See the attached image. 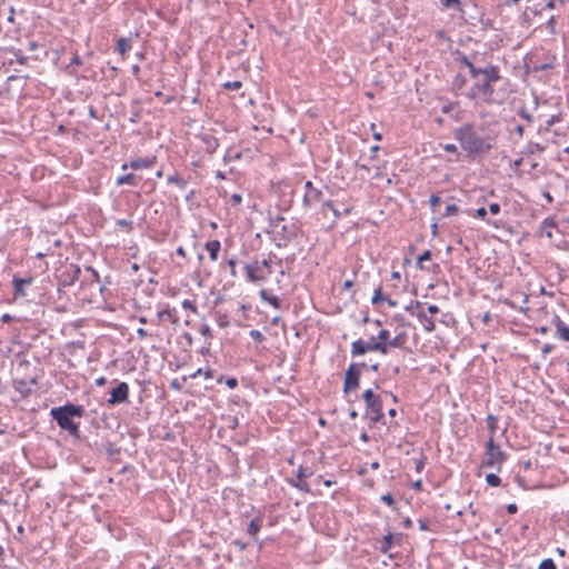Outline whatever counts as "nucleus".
I'll use <instances>...</instances> for the list:
<instances>
[{
  "label": "nucleus",
  "mask_w": 569,
  "mask_h": 569,
  "mask_svg": "<svg viewBox=\"0 0 569 569\" xmlns=\"http://www.w3.org/2000/svg\"><path fill=\"white\" fill-rule=\"evenodd\" d=\"M84 415L82 406L67 403L60 407H53L50 410L51 418L62 429L67 430L72 437L80 438L79 423L73 421V418H81Z\"/></svg>",
  "instance_id": "obj_1"
},
{
  "label": "nucleus",
  "mask_w": 569,
  "mask_h": 569,
  "mask_svg": "<svg viewBox=\"0 0 569 569\" xmlns=\"http://www.w3.org/2000/svg\"><path fill=\"white\" fill-rule=\"evenodd\" d=\"M455 138L461 148L470 154L486 153L492 148V138L479 137L471 124H465L457 129Z\"/></svg>",
  "instance_id": "obj_2"
},
{
  "label": "nucleus",
  "mask_w": 569,
  "mask_h": 569,
  "mask_svg": "<svg viewBox=\"0 0 569 569\" xmlns=\"http://www.w3.org/2000/svg\"><path fill=\"white\" fill-rule=\"evenodd\" d=\"M366 330L371 333L368 340H358V353H362L369 350H378L387 352V340L389 338V331L380 328L379 321H368L365 319Z\"/></svg>",
  "instance_id": "obj_3"
},
{
  "label": "nucleus",
  "mask_w": 569,
  "mask_h": 569,
  "mask_svg": "<svg viewBox=\"0 0 569 569\" xmlns=\"http://www.w3.org/2000/svg\"><path fill=\"white\" fill-rule=\"evenodd\" d=\"M366 401V418L371 422H376L381 418V402L379 395L375 393L371 389H368L363 393Z\"/></svg>",
  "instance_id": "obj_4"
},
{
  "label": "nucleus",
  "mask_w": 569,
  "mask_h": 569,
  "mask_svg": "<svg viewBox=\"0 0 569 569\" xmlns=\"http://www.w3.org/2000/svg\"><path fill=\"white\" fill-rule=\"evenodd\" d=\"M323 200V191L316 188L311 181L305 183L303 207L312 208Z\"/></svg>",
  "instance_id": "obj_5"
},
{
  "label": "nucleus",
  "mask_w": 569,
  "mask_h": 569,
  "mask_svg": "<svg viewBox=\"0 0 569 569\" xmlns=\"http://www.w3.org/2000/svg\"><path fill=\"white\" fill-rule=\"evenodd\" d=\"M107 402L109 406L129 402V385L124 381L119 382L117 387L111 390L110 398Z\"/></svg>",
  "instance_id": "obj_6"
},
{
  "label": "nucleus",
  "mask_w": 569,
  "mask_h": 569,
  "mask_svg": "<svg viewBox=\"0 0 569 569\" xmlns=\"http://www.w3.org/2000/svg\"><path fill=\"white\" fill-rule=\"evenodd\" d=\"M81 274V269L79 266L70 263L64 268L60 276V286L70 287L79 280Z\"/></svg>",
  "instance_id": "obj_7"
},
{
  "label": "nucleus",
  "mask_w": 569,
  "mask_h": 569,
  "mask_svg": "<svg viewBox=\"0 0 569 569\" xmlns=\"http://www.w3.org/2000/svg\"><path fill=\"white\" fill-rule=\"evenodd\" d=\"M503 460V453L498 446L495 445L493 439L490 438L487 443V460L486 466L496 467L499 466Z\"/></svg>",
  "instance_id": "obj_8"
},
{
  "label": "nucleus",
  "mask_w": 569,
  "mask_h": 569,
  "mask_svg": "<svg viewBox=\"0 0 569 569\" xmlns=\"http://www.w3.org/2000/svg\"><path fill=\"white\" fill-rule=\"evenodd\" d=\"M247 279L250 282H257L266 278V273L261 270L260 262L254 261L244 266Z\"/></svg>",
  "instance_id": "obj_9"
},
{
  "label": "nucleus",
  "mask_w": 569,
  "mask_h": 569,
  "mask_svg": "<svg viewBox=\"0 0 569 569\" xmlns=\"http://www.w3.org/2000/svg\"><path fill=\"white\" fill-rule=\"evenodd\" d=\"M37 385V380L34 378L30 380L16 379L13 381V388L17 392H19L23 398L28 397L32 392L33 386Z\"/></svg>",
  "instance_id": "obj_10"
},
{
  "label": "nucleus",
  "mask_w": 569,
  "mask_h": 569,
  "mask_svg": "<svg viewBox=\"0 0 569 569\" xmlns=\"http://www.w3.org/2000/svg\"><path fill=\"white\" fill-rule=\"evenodd\" d=\"M153 160L149 158H137L132 159L129 163H123L121 166V170L126 171L128 168H131L133 170L148 169L151 168Z\"/></svg>",
  "instance_id": "obj_11"
},
{
  "label": "nucleus",
  "mask_w": 569,
  "mask_h": 569,
  "mask_svg": "<svg viewBox=\"0 0 569 569\" xmlns=\"http://www.w3.org/2000/svg\"><path fill=\"white\" fill-rule=\"evenodd\" d=\"M356 388V362H351L347 369L343 391L349 392Z\"/></svg>",
  "instance_id": "obj_12"
},
{
  "label": "nucleus",
  "mask_w": 569,
  "mask_h": 569,
  "mask_svg": "<svg viewBox=\"0 0 569 569\" xmlns=\"http://www.w3.org/2000/svg\"><path fill=\"white\" fill-rule=\"evenodd\" d=\"M490 83L481 78L477 79V83L472 89V97H483L487 98L491 93Z\"/></svg>",
  "instance_id": "obj_13"
},
{
  "label": "nucleus",
  "mask_w": 569,
  "mask_h": 569,
  "mask_svg": "<svg viewBox=\"0 0 569 569\" xmlns=\"http://www.w3.org/2000/svg\"><path fill=\"white\" fill-rule=\"evenodd\" d=\"M158 322H160L163 318L168 319L174 327L180 325L178 311L176 308H168L166 310L159 311L157 313Z\"/></svg>",
  "instance_id": "obj_14"
},
{
  "label": "nucleus",
  "mask_w": 569,
  "mask_h": 569,
  "mask_svg": "<svg viewBox=\"0 0 569 569\" xmlns=\"http://www.w3.org/2000/svg\"><path fill=\"white\" fill-rule=\"evenodd\" d=\"M200 139H201V141L204 146V149L208 153H213L219 147V140L212 134L204 133L201 136Z\"/></svg>",
  "instance_id": "obj_15"
},
{
  "label": "nucleus",
  "mask_w": 569,
  "mask_h": 569,
  "mask_svg": "<svg viewBox=\"0 0 569 569\" xmlns=\"http://www.w3.org/2000/svg\"><path fill=\"white\" fill-rule=\"evenodd\" d=\"M325 206L332 210L336 217H340L342 214H349L351 212V207L345 206L342 203H336L332 201H325Z\"/></svg>",
  "instance_id": "obj_16"
},
{
  "label": "nucleus",
  "mask_w": 569,
  "mask_h": 569,
  "mask_svg": "<svg viewBox=\"0 0 569 569\" xmlns=\"http://www.w3.org/2000/svg\"><path fill=\"white\" fill-rule=\"evenodd\" d=\"M32 283V278H17L14 277L13 278V288H14V295L16 296H20V297H24L26 296V291H24V286L27 284H31Z\"/></svg>",
  "instance_id": "obj_17"
},
{
  "label": "nucleus",
  "mask_w": 569,
  "mask_h": 569,
  "mask_svg": "<svg viewBox=\"0 0 569 569\" xmlns=\"http://www.w3.org/2000/svg\"><path fill=\"white\" fill-rule=\"evenodd\" d=\"M417 317L426 331L431 332L435 330L436 326L431 316H428L423 310H420L417 313Z\"/></svg>",
  "instance_id": "obj_18"
},
{
  "label": "nucleus",
  "mask_w": 569,
  "mask_h": 569,
  "mask_svg": "<svg viewBox=\"0 0 569 569\" xmlns=\"http://www.w3.org/2000/svg\"><path fill=\"white\" fill-rule=\"evenodd\" d=\"M116 184L118 187L123 186V184L137 186L138 184V178L133 173L121 174V176H119L116 179Z\"/></svg>",
  "instance_id": "obj_19"
},
{
  "label": "nucleus",
  "mask_w": 569,
  "mask_h": 569,
  "mask_svg": "<svg viewBox=\"0 0 569 569\" xmlns=\"http://www.w3.org/2000/svg\"><path fill=\"white\" fill-rule=\"evenodd\" d=\"M221 244L218 240H211L206 243V250L209 252V257L212 261L218 259Z\"/></svg>",
  "instance_id": "obj_20"
},
{
  "label": "nucleus",
  "mask_w": 569,
  "mask_h": 569,
  "mask_svg": "<svg viewBox=\"0 0 569 569\" xmlns=\"http://www.w3.org/2000/svg\"><path fill=\"white\" fill-rule=\"evenodd\" d=\"M262 520L260 518H254L250 521L247 532L249 536H251L253 539H256L259 530L261 529Z\"/></svg>",
  "instance_id": "obj_21"
},
{
  "label": "nucleus",
  "mask_w": 569,
  "mask_h": 569,
  "mask_svg": "<svg viewBox=\"0 0 569 569\" xmlns=\"http://www.w3.org/2000/svg\"><path fill=\"white\" fill-rule=\"evenodd\" d=\"M498 78V71L493 67L486 68L481 72V79L486 80L487 82L496 81Z\"/></svg>",
  "instance_id": "obj_22"
},
{
  "label": "nucleus",
  "mask_w": 569,
  "mask_h": 569,
  "mask_svg": "<svg viewBox=\"0 0 569 569\" xmlns=\"http://www.w3.org/2000/svg\"><path fill=\"white\" fill-rule=\"evenodd\" d=\"M557 335L563 341H569V327L561 320H557Z\"/></svg>",
  "instance_id": "obj_23"
},
{
  "label": "nucleus",
  "mask_w": 569,
  "mask_h": 569,
  "mask_svg": "<svg viewBox=\"0 0 569 569\" xmlns=\"http://www.w3.org/2000/svg\"><path fill=\"white\" fill-rule=\"evenodd\" d=\"M167 182L169 184H176L177 187H179L182 190L187 187V181L180 174H178L177 172L171 174V176H169L167 178Z\"/></svg>",
  "instance_id": "obj_24"
},
{
  "label": "nucleus",
  "mask_w": 569,
  "mask_h": 569,
  "mask_svg": "<svg viewBox=\"0 0 569 569\" xmlns=\"http://www.w3.org/2000/svg\"><path fill=\"white\" fill-rule=\"evenodd\" d=\"M131 49V41L127 38H119L117 41V50L124 56Z\"/></svg>",
  "instance_id": "obj_25"
},
{
  "label": "nucleus",
  "mask_w": 569,
  "mask_h": 569,
  "mask_svg": "<svg viewBox=\"0 0 569 569\" xmlns=\"http://www.w3.org/2000/svg\"><path fill=\"white\" fill-rule=\"evenodd\" d=\"M406 340V335L405 333H399L392 340H387V347L388 346H392V347H400Z\"/></svg>",
  "instance_id": "obj_26"
},
{
  "label": "nucleus",
  "mask_w": 569,
  "mask_h": 569,
  "mask_svg": "<svg viewBox=\"0 0 569 569\" xmlns=\"http://www.w3.org/2000/svg\"><path fill=\"white\" fill-rule=\"evenodd\" d=\"M431 259V252L429 250H426L425 252H422L419 257H418V260H417V267L419 269H423V262L425 261H429Z\"/></svg>",
  "instance_id": "obj_27"
},
{
  "label": "nucleus",
  "mask_w": 569,
  "mask_h": 569,
  "mask_svg": "<svg viewBox=\"0 0 569 569\" xmlns=\"http://www.w3.org/2000/svg\"><path fill=\"white\" fill-rule=\"evenodd\" d=\"M116 224L118 227L124 228L127 230V232H130L133 229V223L131 220L119 219V220H117Z\"/></svg>",
  "instance_id": "obj_28"
},
{
  "label": "nucleus",
  "mask_w": 569,
  "mask_h": 569,
  "mask_svg": "<svg viewBox=\"0 0 569 569\" xmlns=\"http://www.w3.org/2000/svg\"><path fill=\"white\" fill-rule=\"evenodd\" d=\"M486 481L491 487H497L500 485V478L495 473H489L486 476Z\"/></svg>",
  "instance_id": "obj_29"
},
{
  "label": "nucleus",
  "mask_w": 569,
  "mask_h": 569,
  "mask_svg": "<svg viewBox=\"0 0 569 569\" xmlns=\"http://www.w3.org/2000/svg\"><path fill=\"white\" fill-rule=\"evenodd\" d=\"M242 87V82L239 80L227 81L223 83V88L227 90H239Z\"/></svg>",
  "instance_id": "obj_30"
},
{
  "label": "nucleus",
  "mask_w": 569,
  "mask_h": 569,
  "mask_svg": "<svg viewBox=\"0 0 569 569\" xmlns=\"http://www.w3.org/2000/svg\"><path fill=\"white\" fill-rule=\"evenodd\" d=\"M292 485L297 489L305 491V492H309V490H310L308 483L306 481H303V479H298L297 481L292 482Z\"/></svg>",
  "instance_id": "obj_31"
},
{
  "label": "nucleus",
  "mask_w": 569,
  "mask_h": 569,
  "mask_svg": "<svg viewBox=\"0 0 569 569\" xmlns=\"http://www.w3.org/2000/svg\"><path fill=\"white\" fill-rule=\"evenodd\" d=\"M104 448H106V453L109 457H113L114 455H117L119 452V449L116 448V446L111 442H108L107 445H104Z\"/></svg>",
  "instance_id": "obj_32"
},
{
  "label": "nucleus",
  "mask_w": 569,
  "mask_h": 569,
  "mask_svg": "<svg viewBox=\"0 0 569 569\" xmlns=\"http://www.w3.org/2000/svg\"><path fill=\"white\" fill-rule=\"evenodd\" d=\"M249 336L257 342H261L264 340V336L257 329H253L249 332Z\"/></svg>",
  "instance_id": "obj_33"
},
{
  "label": "nucleus",
  "mask_w": 569,
  "mask_h": 569,
  "mask_svg": "<svg viewBox=\"0 0 569 569\" xmlns=\"http://www.w3.org/2000/svg\"><path fill=\"white\" fill-rule=\"evenodd\" d=\"M539 569H556V565L551 559H545L540 562Z\"/></svg>",
  "instance_id": "obj_34"
},
{
  "label": "nucleus",
  "mask_w": 569,
  "mask_h": 569,
  "mask_svg": "<svg viewBox=\"0 0 569 569\" xmlns=\"http://www.w3.org/2000/svg\"><path fill=\"white\" fill-rule=\"evenodd\" d=\"M182 308L184 309H189L191 310L192 312H197V306L193 301L189 300V299H184L181 303Z\"/></svg>",
  "instance_id": "obj_35"
},
{
  "label": "nucleus",
  "mask_w": 569,
  "mask_h": 569,
  "mask_svg": "<svg viewBox=\"0 0 569 569\" xmlns=\"http://www.w3.org/2000/svg\"><path fill=\"white\" fill-rule=\"evenodd\" d=\"M312 472L309 471L307 468H303V467H299V469L297 470V478L298 479H305L309 476H311Z\"/></svg>",
  "instance_id": "obj_36"
},
{
  "label": "nucleus",
  "mask_w": 569,
  "mask_h": 569,
  "mask_svg": "<svg viewBox=\"0 0 569 569\" xmlns=\"http://www.w3.org/2000/svg\"><path fill=\"white\" fill-rule=\"evenodd\" d=\"M466 63H467L468 68L470 69V72H471V74H472V77H473L475 79L481 78V72H482V70H481V69H476V68L473 67V64H471V63H470V62H468V61H467Z\"/></svg>",
  "instance_id": "obj_37"
},
{
  "label": "nucleus",
  "mask_w": 569,
  "mask_h": 569,
  "mask_svg": "<svg viewBox=\"0 0 569 569\" xmlns=\"http://www.w3.org/2000/svg\"><path fill=\"white\" fill-rule=\"evenodd\" d=\"M261 270L264 268L267 269L266 277L271 273V260L270 259H263L260 262Z\"/></svg>",
  "instance_id": "obj_38"
},
{
  "label": "nucleus",
  "mask_w": 569,
  "mask_h": 569,
  "mask_svg": "<svg viewBox=\"0 0 569 569\" xmlns=\"http://www.w3.org/2000/svg\"><path fill=\"white\" fill-rule=\"evenodd\" d=\"M458 211V207L456 204H448L446 207V212H445V216L446 217H449V216H452L455 214L456 212Z\"/></svg>",
  "instance_id": "obj_39"
},
{
  "label": "nucleus",
  "mask_w": 569,
  "mask_h": 569,
  "mask_svg": "<svg viewBox=\"0 0 569 569\" xmlns=\"http://www.w3.org/2000/svg\"><path fill=\"white\" fill-rule=\"evenodd\" d=\"M14 56L17 58V61L20 63V64H26L27 63V60L28 58L26 56L22 54V51L21 50H17L14 52Z\"/></svg>",
  "instance_id": "obj_40"
},
{
  "label": "nucleus",
  "mask_w": 569,
  "mask_h": 569,
  "mask_svg": "<svg viewBox=\"0 0 569 569\" xmlns=\"http://www.w3.org/2000/svg\"><path fill=\"white\" fill-rule=\"evenodd\" d=\"M230 201L232 206H238L241 203L242 197L240 193H233L230 198Z\"/></svg>",
  "instance_id": "obj_41"
},
{
  "label": "nucleus",
  "mask_w": 569,
  "mask_h": 569,
  "mask_svg": "<svg viewBox=\"0 0 569 569\" xmlns=\"http://www.w3.org/2000/svg\"><path fill=\"white\" fill-rule=\"evenodd\" d=\"M270 305H272L276 309H279L281 306V301L278 297L271 296L268 301Z\"/></svg>",
  "instance_id": "obj_42"
},
{
  "label": "nucleus",
  "mask_w": 569,
  "mask_h": 569,
  "mask_svg": "<svg viewBox=\"0 0 569 569\" xmlns=\"http://www.w3.org/2000/svg\"><path fill=\"white\" fill-rule=\"evenodd\" d=\"M440 202H441V200L438 196L433 194L430 197V206L433 210L440 204Z\"/></svg>",
  "instance_id": "obj_43"
},
{
  "label": "nucleus",
  "mask_w": 569,
  "mask_h": 569,
  "mask_svg": "<svg viewBox=\"0 0 569 569\" xmlns=\"http://www.w3.org/2000/svg\"><path fill=\"white\" fill-rule=\"evenodd\" d=\"M200 333L203 336V337H211V329L208 325H202L201 328H200Z\"/></svg>",
  "instance_id": "obj_44"
},
{
  "label": "nucleus",
  "mask_w": 569,
  "mask_h": 569,
  "mask_svg": "<svg viewBox=\"0 0 569 569\" xmlns=\"http://www.w3.org/2000/svg\"><path fill=\"white\" fill-rule=\"evenodd\" d=\"M228 388L233 389L238 386V380L234 377H230L226 380Z\"/></svg>",
  "instance_id": "obj_45"
},
{
  "label": "nucleus",
  "mask_w": 569,
  "mask_h": 569,
  "mask_svg": "<svg viewBox=\"0 0 569 569\" xmlns=\"http://www.w3.org/2000/svg\"><path fill=\"white\" fill-rule=\"evenodd\" d=\"M443 4H445L447 8H458V6H459V0H443Z\"/></svg>",
  "instance_id": "obj_46"
},
{
  "label": "nucleus",
  "mask_w": 569,
  "mask_h": 569,
  "mask_svg": "<svg viewBox=\"0 0 569 569\" xmlns=\"http://www.w3.org/2000/svg\"><path fill=\"white\" fill-rule=\"evenodd\" d=\"M236 264H237V263H236V260H234V259H229V260H228V266H229V268H230V273H231V276H232V277H234V276H236Z\"/></svg>",
  "instance_id": "obj_47"
},
{
  "label": "nucleus",
  "mask_w": 569,
  "mask_h": 569,
  "mask_svg": "<svg viewBox=\"0 0 569 569\" xmlns=\"http://www.w3.org/2000/svg\"><path fill=\"white\" fill-rule=\"evenodd\" d=\"M443 150L450 153H456L457 147L453 143H448L443 146Z\"/></svg>",
  "instance_id": "obj_48"
},
{
  "label": "nucleus",
  "mask_w": 569,
  "mask_h": 569,
  "mask_svg": "<svg viewBox=\"0 0 569 569\" xmlns=\"http://www.w3.org/2000/svg\"><path fill=\"white\" fill-rule=\"evenodd\" d=\"M489 211L492 213V214H498L500 212V206L498 203H491L489 206Z\"/></svg>",
  "instance_id": "obj_49"
},
{
  "label": "nucleus",
  "mask_w": 569,
  "mask_h": 569,
  "mask_svg": "<svg viewBox=\"0 0 569 569\" xmlns=\"http://www.w3.org/2000/svg\"><path fill=\"white\" fill-rule=\"evenodd\" d=\"M81 66L82 64V59L76 53L73 54L72 59H71V62H70V66Z\"/></svg>",
  "instance_id": "obj_50"
},
{
  "label": "nucleus",
  "mask_w": 569,
  "mask_h": 569,
  "mask_svg": "<svg viewBox=\"0 0 569 569\" xmlns=\"http://www.w3.org/2000/svg\"><path fill=\"white\" fill-rule=\"evenodd\" d=\"M486 214H487V210L483 207L477 209V211H476V217H478V218H485Z\"/></svg>",
  "instance_id": "obj_51"
},
{
  "label": "nucleus",
  "mask_w": 569,
  "mask_h": 569,
  "mask_svg": "<svg viewBox=\"0 0 569 569\" xmlns=\"http://www.w3.org/2000/svg\"><path fill=\"white\" fill-rule=\"evenodd\" d=\"M137 335L140 339H143L148 336V332L147 330H144L143 328H138L137 329Z\"/></svg>",
  "instance_id": "obj_52"
},
{
  "label": "nucleus",
  "mask_w": 569,
  "mask_h": 569,
  "mask_svg": "<svg viewBox=\"0 0 569 569\" xmlns=\"http://www.w3.org/2000/svg\"><path fill=\"white\" fill-rule=\"evenodd\" d=\"M381 499L388 503L389 506H392L393 505V498L390 496V495H385L381 497Z\"/></svg>",
  "instance_id": "obj_53"
},
{
  "label": "nucleus",
  "mask_w": 569,
  "mask_h": 569,
  "mask_svg": "<svg viewBox=\"0 0 569 569\" xmlns=\"http://www.w3.org/2000/svg\"><path fill=\"white\" fill-rule=\"evenodd\" d=\"M1 320L4 323H9V322H11L13 320V317L11 315H9V313H4V315H2Z\"/></svg>",
  "instance_id": "obj_54"
},
{
  "label": "nucleus",
  "mask_w": 569,
  "mask_h": 569,
  "mask_svg": "<svg viewBox=\"0 0 569 569\" xmlns=\"http://www.w3.org/2000/svg\"><path fill=\"white\" fill-rule=\"evenodd\" d=\"M371 130L373 131V138H375L377 141H379V140L381 139V133H380V132H378V131H376V124H375V123H372V124H371Z\"/></svg>",
  "instance_id": "obj_55"
},
{
  "label": "nucleus",
  "mask_w": 569,
  "mask_h": 569,
  "mask_svg": "<svg viewBox=\"0 0 569 569\" xmlns=\"http://www.w3.org/2000/svg\"><path fill=\"white\" fill-rule=\"evenodd\" d=\"M438 311H439V309H438V307L436 305H430L428 307V312L430 313V316L436 315Z\"/></svg>",
  "instance_id": "obj_56"
},
{
  "label": "nucleus",
  "mask_w": 569,
  "mask_h": 569,
  "mask_svg": "<svg viewBox=\"0 0 569 569\" xmlns=\"http://www.w3.org/2000/svg\"><path fill=\"white\" fill-rule=\"evenodd\" d=\"M260 297H261V299H262V300L269 301V298H270L271 296H269V295H268V292H267L264 289H262V290L260 291Z\"/></svg>",
  "instance_id": "obj_57"
},
{
  "label": "nucleus",
  "mask_w": 569,
  "mask_h": 569,
  "mask_svg": "<svg viewBox=\"0 0 569 569\" xmlns=\"http://www.w3.org/2000/svg\"><path fill=\"white\" fill-rule=\"evenodd\" d=\"M488 420H489V428H490L491 431H493L495 430L496 419H495V417L489 416Z\"/></svg>",
  "instance_id": "obj_58"
},
{
  "label": "nucleus",
  "mask_w": 569,
  "mask_h": 569,
  "mask_svg": "<svg viewBox=\"0 0 569 569\" xmlns=\"http://www.w3.org/2000/svg\"><path fill=\"white\" fill-rule=\"evenodd\" d=\"M380 289L376 290L373 297H372V302H378L380 300Z\"/></svg>",
  "instance_id": "obj_59"
},
{
  "label": "nucleus",
  "mask_w": 569,
  "mask_h": 569,
  "mask_svg": "<svg viewBox=\"0 0 569 569\" xmlns=\"http://www.w3.org/2000/svg\"><path fill=\"white\" fill-rule=\"evenodd\" d=\"M38 46H39V44H38V42H36V41H29V43H28V49H29V50H36V49L38 48Z\"/></svg>",
  "instance_id": "obj_60"
},
{
  "label": "nucleus",
  "mask_w": 569,
  "mask_h": 569,
  "mask_svg": "<svg viewBox=\"0 0 569 569\" xmlns=\"http://www.w3.org/2000/svg\"><path fill=\"white\" fill-rule=\"evenodd\" d=\"M176 253H177L178 256H180V257H186V251H184V249H183L182 247H178V248L176 249Z\"/></svg>",
  "instance_id": "obj_61"
},
{
  "label": "nucleus",
  "mask_w": 569,
  "mask_h": 569,
  "mask_svg": "<svg viewBox=\"0 0 569 569\" xmlns=\"http://www.w3.org/2000/svg\"><path fill=\"white\" fill-rule=\"evenodd\" d=\"M107 382L106 378L104 377H100L96 380V385L97 386H104Z\"/></svg>",
  "instance_id": "obj_62"
},
{
  "label": "nucleus",
  "mask_w": 569,
  "mask_h": 569,
  "mask_svg": "<svg viewBox=\"0 0 569 569\" xmlns=\"http://www.w3.org/2000/svg\"><path fill=\"white\" fill-rule=\"evenodd\" d=\"M509 513H515L517 511V506L511 503L507 507Z\"/></svg>",
  "instance_id": "obj_63"
},
{
  "label": "nucleus",
  "mask_w": 569,
  "mask_h": 569,
  "mask_svg": "<svg viewBox=\"0 0 569 569\" xmlns=\"http://www.w3.org/2000/svg\"><path fill=\"white\" fill-rule=\"evenodd\" d=\"M441 109H442V112L447 113L452 109V104L451 103L443 104Z\"/></svg>",
  "instance_id": "obj_64"
}]
</instances>
